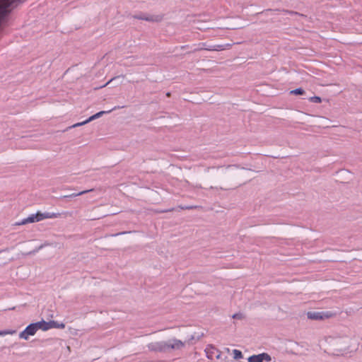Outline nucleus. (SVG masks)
<instances>
[{"mask_svg":"<svg viewBox=\"0 0 362 362\" xmlns=\"http://www.w3.org/2000/svg\"><path fill=\"white\" fill-rule=\"evenodd\" d=\"M334 313L332 312H308L307 313V317L308 319L313 320H322L325 319H328L334 316Z\"/></svg>","mask_w":362,"mask_h":362,"instance_id":"nucleus-2","label":"nucleus"},{"mask_svg":"<svg viewBox=\"0 0 362 362\" xmlns=\"http://www.w3.org/2000/svg\"><path fill=\"white\" fill-rule=\"evenodd\" d=\"M232 317L233 319H238V320H242L244 318V315L243 313H235L234 315H233Z\"/></svg>","mask_w":362,"mask_h":362,"instance_id":"nucleus-20","label":"nucleus"},{"mask_svg":"<svg viewBox=\"0 0 362 362\" xmlns=\"http://www.w3.org/2000/svg\"><path fill=\"white\" fill-rule=\"evenodd\" d=\"M51 244L46 242L44 244H42L41 245H40L38 247H37L36 249H35L32 252H30L28 254H35V252H37L39 250H40L41 249H42L45 246H49Z\"/></svg>","mask_w":362,"mask_h":362,"instance_id":"nucleus-18","label":"nucleus"},{"mask_svg":"<svg viewBox=\"0 0 362 362\" xmlns=\"http://www.w3.org/2000/svg\"><path fill=\"white\" fill-rule=\"evenodd\" d=\"M148 350L156 352H166L165 341H153L147 345Z\"/></svg>","mask_w":362,"mask_h":362,"instance_id":"nucleus-4","label":"nucleus"},{"mask_svg":"<svg viewBox=\"0 0 362 362\" xmlns=\"http://www.w3.org/2000/svg\"><path fill=\"white\" fill-rule=\"evenodd\" d=\"M211 167H208V168H206V171H209V169H211Z\"/></svg>","mask_w":362,"mask_h":362,"instance_id":"nucleus-26","label":"nucleus"},{"mask_svg":"<svg viewBox=\"0 0 362 362\" xmlns=\"http://www.w3.org/2000/svg\"><path fill=\"white\" fill-rule=\"evenodd\" d=\"M119 77H122V78H124V76H117V77H115V78H111L109 81H107L105 85L100 86V88H103V87H105L106 86H107L108 84H110L113 80L116 79V78H118Z\"/></svg>","mask_w":362,"mask_h":362,"instance_id":"nucleus-21","label":"nucleus"},{"mask_svg":"<svg viewBox=\"0 0 362 362\" xmlns=\"http://www.w3.org/2000/svg\"><path fill=\"white\" fill-rule=\"evenodd\" d=\"M195 207L196 206H187L181 207V209H194Z\"/></svg>","mask_w":362,"mask_h":362,"instance_id":"nucleus-23","label":"nucleus"},{"mask_svg":"<svg viewBox=\"0 0 362 362\" xmlns=\"http://www.w3.org/2000/svg\"><path fill=\"white\" fill-rule=\"evenodd\" d=\"M16 333V330L15 329H4L0 331V336H5V335H13Z\"/></svg>","mask_w":362,"mask_h":362,"instance_id":"nucleus-15","label":"nucleus"},{"mask_svg":"<svg viewBox=\"0 0 362 362\" xmlns=\"http://www.w3.org/2000/svg\"><path fill=\"white\" fill-rule=\"evenodd\" d=\"M35 222H37L36 215H35V214H30L27 218H23L21 221L16 223L15 225L16 226H22V225H25L28 223H35Z\"/></svg>","mask_w":362,"mask_h":362,"instance_id":"nucleus-9","label":"nucleus"},{"mask_svg":"<svg viewBox=\"0 0 362 362\" xmlns=\"http://www.w3.org/2000/svg\"><path fill=\"white\" fill-rule=\"evenodd\" d=\"M91 191H93V189L84 190V191H81V192H78V193H73V194H71L69 195H64L62 198L76 197L77 196H80V195L84 194H86L87 192H91Z\"/></svg>","mask_w":362,"mask_h":362,"instance_id":"nucleus-14","label":"nucleus"},{"mask_svg":"<svg viewBox=\"0 0 362 362\" xmlns=\"http://www.w3.org/2000/svg\"><path fill=\"white\" fill-rule=\"evenodd\" d=\"M272 358L270 355L267 353H262L257 355H252L247 358L248 362H267L271 361Z\"/></svg>","mask_w":362,"mask_h":362,"instance_id":"nucleus-7","label":"nucleus"},{"mask_svg":"<svg viewBox=\"0 0 362 362\" xmlns=\"http://www.w3.org/2000/svg\"><path fill=\"white\" fill-rule=\"evenodd\" d=\"M49 322V329L57 328V329H64L65 327V325L63 322H59L54 320H50Z\"/></svg>","mask_w":362,"mask_h":362,"instance_id":"nucleus-13","label":"nucleus"},{"mask_svg":"<svg viewBox=\"0 0 362 362\" xmlns=\"http://www.w3.org/2000/svg\"><path fill=\"white\" fill-rule=\"evenodd\" d=\"M216 348L211 344L207 345L204 350L206 357L209 359L213 360L216 355Z\"/></svg>","mask_w":362,"mask_h":362,"instance_id":"nucleus-10","label":"nucleus"},{"mask_svg":"<svg viewBox=\"0 0 362 362\" xmlns=\"http://www.w3.org/2000/svg\"><path fill=\"white\" fill-rule=\"evenodd\" d=\"M348 348H349V346H345L342 347L341 349L346 350V349H347Z\"/></svg>","mask_w":362,"mask_h":362,"instance_id":"nucleus-24","label":"nucleus"},{"mask_svg":"<svg viewBox=\"0 0 362 362\" xmlns=\"http://www.w3.org/2000/svg\"><path fill=\"white\" fill-rule=\"evenodd\" d=\"M345 340H346V341H349V339L348 337H346V338H345Z\"/></svg>","mask_w":362,"mask_h":362,"instance_id":"nucleus-27","label":"nucleus"},{"mask_svg":"<svg viewBox=\"0 0 362 362\" xmlns=\"http://www.w3.org/2000/svg\"><path fill=\"white\" fill-rule=\"evenodd\" d=\"M188 341H181L177 339H171L167 341L166 344V352L170 351L171 350H180L183 349L186 344L188 343Z\"/></svg>","mask_w":362,"mask_h":362,"instance_id":"nucleus-1","label":"nucleus"},{"mask_svg":"<svg viewBox=\"0 0 362 362\" xmlns=\"http://www.w3.org/2000/svg\"><path fill=\"white\" fill-rule=\"evenodd\" d=\"M35 215H36L37 221V222H39L44 219L59 218L61 216V214L60 213H54V212L37 211L35 214Z\"/></svg>","mask_w":362,"mask_h":362,"instance_id":"nucleus-6","label":"nucleus"},{"mask_svg":"<svg viewBox=\"0 0 362 362\" xmlns=\"http://www.w3.org/2000/svg\"><path fill=\"white\" fill-rule=\"evenodd\" d=\"M134 18H137V19L145 20L146 21H159L161 20V17H160V16L154 17V16H142V15L136 16Z\"/></svg>","mask_w":362,"mask_h":362,"instance_id":"nucleus-12","label":"nucleus"},{"mask_svg":"<svg viewBox=\"0 0 362 362\" xmlns=\"http://www.w3.org/2000/svg\"><path fill=\"white\" fill-rule=\"evenodd\" d=\"M305 93V91L303 88H298L290 91V94L291 95H303Z\"/></svg>","mask_w":362,"mask_h":362,"instance_id":"nucleus-17","label":"nucleus"},{"mask_svg":"<svg viewBox=\"0 0 362 362\" xmlns=\"http://www.w3.org/2000/svg\"><path fill=\"white\" fill-rule=\"evenodd\" d=\"M309 100L312 103H320L322 102V99L319 96H313V97H310L309 98Z\"/></svg>","mask_w":362,"mask_h":362,"instance_id":"nucleus-19","label":"nucleus"},{"mask_svg":"<svg viewBox=\"0 0 362 362\" xmlns=\"http://www.w3.org/2000/svg\"><path fill=\"white\" fill-rule=\"evenodd\" d=\"M116 108H117L116 107H114V108L112 109V110H115ZM111 111H112V110H108V111H100V112H98V113H96V114H95V115H92L91 117H89L88 119H86V121L82 122H79V123H76V124H74V125H73V127H79V126H82V125H83V124H87V123H88V122H91V121H93V120H94V119H95L99 118L100 117H101V116H102V115H103L104 114H106V113H109V112H110Z\"/></svg>","mask_w":362,"mask_h":362,"instance_id":"nucleus-8","label":"nucleus"},{"mask_svg":"<svg viewBox=\"0 0 362 362\" xmlns=\"http://www.w3.org/2000/svg\"><path fill=\"white\" fill-rule=\"evenodd\" d=\"M232 46L231 44H226V45H216L212 46H206L205 43L199 44V47L197 50H209V51H221L224 50L227 48H230Z\"/></svg>","mask_w":362,"mask_h":362,"instance_id":"nucleus-5","label":"nucleus"},{"mask_svg":"<svg viewBox=\"0 0 362 362\" xmlns=\"http://www.w3.org/2000/svg\"><path fill=\"white\" fill-rule=\"evenodd\" d=\"M37 332V328L35 323H31L28 325L25 329L20 332L19 338L25 340H28L30 337L34 336Z\"/></svg>","mask_w":362,"mask_h":362,"instance_id":"nucleus-3","label":"nucleus"},{"mask_svg":"<svg viewBox=\"0 0 362 362\" xmlns=\"http://www.w3.org/2000/svg\"><path fill=\"white\" fill-rule=\"evenodd\" d=\"M233 358L236 360L240 359L243 357L242 352L240 350L234 349L233 350Z\"/></svg>","mask_w":362,"mask_h":362,"instance_id":"nucleus-16","label":"nucleus"},{"mask_svg":"<svg viewBox=\"0 0 362 362\" xmlns=\"http://www.w3.org/2000/svg\"><path fill=\"white\" fill-rule=\"evenodd\" d=\"M126 232H122V233H120L119 234H125Z\"/></svg>","mask_w":362,"mask_h":362,"instance_id":"nucleus-28","label":"nucleus"},{"mask_svg":"<svg viewBox=\"0 0 362 362\" xmlns=\"http://www.w3.org/2000/svg\"><path fill=\"white\" fill-rule=\"evenodd\" d=\"M215 357L218 360L221 359V352L218 349H216Z\"/></svg>","mask_w":362,"mask_h":362,"instance_id":"nucleus-22","label":"nucleus"},{"mask_svg":"<svg viewBox=\"0 0 362 362\" xmlns=\"http://www.w3.org/2000/svg\"><path fill=\"white\" fill-rule=\"evenodd\" d=\"M36 325V327L37 328V331L39 329H41L42 331H47L49 330V322H46L45 320H41L40 322H35Z\"/></svg>","mask_w":362,"mask_h":362,"instance_id":"nucleus-11","label":"nucleus"},{"mask_svg":"<svg viewBox=\"0 0 362 362\" xmlns=\"http://www.w3.org/2000/svg\"><path fill=\"white\" fill-rule=\"evenodd\" d=\"M232 167H233V165H228V166H227V168H232Z\"/></svg>","mask_w":362,"mask_h":362,"instance_id":"nucleus-25","label":"nucleus"}]
</instances>
